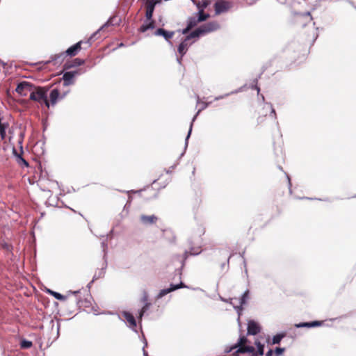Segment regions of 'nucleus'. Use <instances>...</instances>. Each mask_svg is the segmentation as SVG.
Segmentation results:
<instances>
[{
	"mask_svg": "<svg viewBox=\"0 0 356 356\" xmlns=\"http://www.w3.org/2000/svg\"><path fill=\"white\" fill-rule=\"evenodd\" d=\"M111 19H109L105 24H104L97 31L94 33L86 41L84 42L83 40H81L75 44L69 47L66 51L58 54H55L52 57V60H54L56 62H63L65 58L67 56H75L81 49V45L83 43L88 44V47L91 46L92 42L97 39V35L100 32L104 31V30L111 24Z\"/></svg>",
	"mask_w": 356,
	"mask_h": 356,
	"instance_id": "obj_1",
	"label": "nucleus"
},
{
	"mask_svg": "<svg viewBox=\"0 0 356 356\" xmlns=\"http://www.w3.org/2000/svg\"><path fill=\"white\" fill-rule=\"evenodd\" d=\"M155 35H161L163 36L166 40H170L175 35V32L173 31H167L163 29H158L155 33Z\"/></svg>",
	"mask_w": 356,
	"mask_h": 356,
	"instance_id": "obj_13",
	"label": "nucleus"
},
{
	"mask_svg": "<svg viewBox=\"0 0 356 356\" xmlns=\"http://www.w3.org/2000/svg\"><path fill=\"white\" fill-rule=\"evenodd\" d=\"M60 97V92L57 88L51 90L49 94V106H54Z\"/></svg>",
	"mask_w": 356,
	"mask_h": 356,
	"instance_id": "obj_14",
	"label": "nucleus"
},
{
	"mask_svg": "<svg viewBox=\"0 0 356 356\" xmlns=\"http://www.w3.org/2000/svg\"><path fill=\"white\" fill-rule=\"evenodd\" d=\"M261 331L260 325L254 321H249L248 323V334L256 335Z\"/></svg>",
	"mask_w": 356,
	"mask_h": 356,
	"instance_id": "obj_8",
	"label": "nucleus"
},
{
	"mask_svg": "<svg viewBox=\"0 0 356 356\" xmlns=\"http://www.w3.org/2000/svg\"><path fill=\"white\" fill-rule=\"evenodd\" d=\"M8 124H0V136L2 139H3L6 136V129L7 128Z\"/></svg>",
	"mask_w": 356,
	"mask_h": 356,
	"instance_id": "obj_28",
	"label": "nucleus"
},
{
	"mask_svg": "<svg viewBox=\"0 0 356 356\" xmlns=\"http://www.w3.org/2000/svg\"><path fill=\"white\" fill-rule=\"evenodd\" d=\"M267 112H270L271 115H273V117L275 118H276V113L275 109L273 108L272 105L266 104L262 108L261 115H259L257 118V124H261L264 123L265 118L267 115Z\"/></svg>",
	"mask_w": 356,
	"mask_h": 356,
	"instance_id": "obj_7",
	"label": "nucleus"
},
{
	"mask_svg": "<svg viewBox=\"0 0 356 356\" xmlns=\"http://www.w3.org/2000/svg\"><path fill=\"white\" fill-rule=\"evenodd\" d=\"M191 29V28H189V26H187L186 28L183 30V34H186Z\"/></svg>",
	"mask_w": 356,
	"mask_h": 356,
	"instance_id": "obj_36",
	"label": "nucleus"
},
{
	"mask_svg": "<svg viewBox=\"0 0 356 356\" xmlns=\"http://www.w3.org/2000/svg\"><path fill=\"white\" fill-rule=\"evenodd\" d=\"M209 17V15L207 14V13H205L204 12V10L202 9H200L199 13H198V18H197V21L199 22H203V21H205L207 20L208 18Z\"/></svg>",
	"mask_w": 356,
	"mask_h": 356,
	"instance_id": "obj_21",
	"label": "nucleus"
},
{
	"mask_svg": "<svg viewBox=\"0 0 356 356\" xmlns=\"http://www.w3.org/2000/svg\"><path fill=\"white\" fill-rule=\"evenodd\" d=\"M238 350L236 351V353H254V348L249 346H239L238 347Z\"/></svg>",
	"mask_w": 356,
	"mask_h": 356,
	"instance_id": "obj_19",
	"label": "nucleus"
},
{
	"mask_svg": "<svg viewBox=\"0 0 356 356\" xmlns=\"http://www.w3.org/2000/svg\"><path fill=\"white\" fill-rule=\"evenodd\" d=\"M33 343L31 341L22 339L20 342V347L22 349H28L32 347Z\"/></svg>",
	"mask_w": 356,
	"mask_h": 356,
	"instance_id": "obj_24",
	"label": "nucleus"
},
{
	"mask_svg": "<svg viewBox=\"0 0 356 356\" xmlns=\"http://www.w3.org/2000/svg\"><path fill=\"white\" fill-rule=\"evenodd\" d=\"M163 233H164L165 235H167V234L172 235L171 231H169V230H165V231H163Z\"/></svg>",
	"mask_w": 356,
	"mask_h": 356,
	"instance_id": "obj_39",
	"label": "nucleus"
},
{
	"mask_svg": "<svg viewBox=\"0 0 356 356\" xmlns=\"http://www.w3.org/2000/svg\"><path fill=\"white\" fill-rule=\"evenodd\" d=\"M175 241H176V238H175V236H172V238H171V239H170V242H172V243L175 242Z\"/></svg>",
	"mask_w": 356,
	"mask_h": 356,
	"instance_id": "obj_40",
	"label": "nucleus"
},
{
	"mask_svg": "<svg viewBox=\"0 0 356 356\" xmlns=\"http://www.w3.org/2000/svg\"><path fill=\"white\" fill-rule=\"evenodd\" d=\"M149 305H150L149 303H148V302L145 303V305L141 309V311H140V312L139 314V318H142V316L144 314V313L148 309Z\"/></svg>",
	"mask_w": 356,
	"mask_h": 356,
	"instance_id": "obj_32",
	"label": "nucleus"
},
{
	"mask_svg": "<svg viewBox=\"0 0 356 356\" xmlns=\"http://www.w3.org/2000/svg\"><path fill=\"white\" fill-rule=\"evenodd\" d=\"M219 27V24L217 22H209L192 31L188 35H187V39H192L215 31L218 30Z\"/></svg>",
	"mask_w": 356,
	"mask_h": 356,
	"instance_id": "obj_3",
	"label": "nucleus"
},
{
	"mask_svg": "<svg viewBox=\"0 0 356 356\" xmlns=\"http://www.w3.org/2000/svg\"><path fill=\"white\" fill-rule=\"evenodd\" d=\"M122 316L129 323L130 327L134 329L136 327V319L131 313L128 312H124L122 313Z\"/></svg>",
	"mask_w": 356,
	"mask_h": 356,
	"instance_id": "obj_15",
	"label": "nucleus"
},
{
	"mask_svg": "<svg viewBox=\"0 0 356 356\" xmlns=\"http://www.w3.org/2000/svg\"><path fill=\"white\" fill-rule=\"evenodd\" d=\"M14 153L16 155V156L17 157V163L20 165H24L26 167L29 166V163L24 158H22L20 154H17V152L15 149H14Z\"/></svg>",
	"mask_w": 356,
	"mask_h": 356,
	"instance_id": "obj_23",
	"label": "nucleus"
},
{
	"mask_svg": "<svg viewBox=\"0 0 356 356\" xmlns=\"http://www.w3.org/2000/svg\"><path fill=\"white\" fill-rule=\"evenodd\" d=\"M48 293L49 294H51V296H53L55 298H56L58 300L63 301V300H66V297L65 296H64L63 295H62V294H60V293H59L58 292L53 291L51 290H48Z\"/></svg>",
	"mask_w": 356,
	"mask_h": 356,
	"instance_id": "obj_22",
	"label": "nucleus"
},
{
	"mask_svg": "<svg viewBox=\"0 0 356 356\" xmlns=\"http://www.w3.org/2000/svg\"><path fill=\"white\" fill-rule=\"evenodd\" d=\"M284 337V334H278L273 337L272 343L273 344H278L281 341V340Z\"/></svg>",
	"mask_w": 356,
	"mask_h": 356,
	"instance_id": "obj_25",
	"label": "nucleus"
},
{
	"mask_svg": "<svg viewBox=\"0 0 356 356\" xmlns=\"http://www.w3.org/2000/svg\"><path fill=\"white\" fill-rule=\"evenodd\" d=\"M33 87L34 86L31 84L30 83L23 81L17 85L15 90L20 95L26 97L28 95L29 93V95L31 94V92L32 91Z\"/></svg>",
	"mask_w": 356,
	"mask_h": 356,
	"instance_id": "obj_4",
	"label": "nucleus"
},
{
	"mask_svg": "<svg viewBox=\"0 0 356 356\" xmlns=\"http://www.w3.org/2000/svg\"><path fill=\"white\" fill-rule=\"evenodd\" d=\"M189 40L190 39H187V37H186V39L183 42H181L178 47V51L181 54V56H184L186 53V51L188 49L187 41Z\"/></svg>",
	"mask_w": 356,
	"mask_h": 356,
	"instance_id": "obj_17",
	"label": "nucleus"
},
{
	"mask_svg": "<svg viewBox=\"0 0 356 356\" xmlns=\"http://www.w3.org/2000/svg\"><path fill=\"white\" fill-rule=\"evenodd\" d=\"M232 7V3L229 1H217L214 4V10L216 15H220L221 13L228 11Z\"/></svg>",
	"mask_w": 356,
	"mask_h": 356,
	"instance_id": "obj_6",
	"label": "nucleus"
},
{
	"mask_svg": "<svg viewBox=\"0 0 356 356\" xmlns=\"http://www.w3.org/2000/svg\"><path fill=\"white\" fill-rule=\"evenodd\" d=\"M252 89H255L257 90V93L259 94V91H260V89L257 86V85L256 84L255 86H252Z\"/></svg>",
	"mask_w": 356,
	"mask_h": 356,
	"instance_id": "obj_38",
	"label": "nucleus"
},
{
	"mask_svg": "<svg viewBox=\"0 0 356 356\" xmlns=\"http://www.w3.org/2000/svg\"><path fill=\"white\" fill-rule=\"evenodd\" d=\"M155 27V22L152 19L147 20L139 29V31L144 33L149 29H153Z\"/></svg>",
	"mask_w": 356,
	"mask_h": 356,
	"instance_id": "obj_16",
	"label": "nucleus"
},
{
	"mask_svg": "<svg viewBox=\"0 0 356 356\" xmlns=\"http://www.w3.org/2000/svg\"><path fill=\"white\" fill-rule=\"evenodd\" d=\"M323 324V321H314L312 322H307V323H300L295 324V327L300 328V327H319L321 326Z\"/></svg>",
	"mask_w": 356,
	"mask_h": 356,
	"instance_id": "obj_11",
	"label": "nucleus"
},
{
	"mask_svg": "<svg viewBox=\"0 0 356 356\" xmlns=\"http://www.w3.org/2000/svg\"><path fill=\"white\" fill-rule=\"evenodd\" d=\"M273 351L270 349V350H269L267 352V353H266V356H273Z\"/></svg>",
	"mask_w": 356,
	"mask_h": 356,
	"instance_id": "obj_37",
	"label": "nucleus"
},
{
	"mask_svg": "<svg viewBox=\"0 0 356 356\" xmlns=\"http://www.w3.org/2000/svg\"><path fill=\"white\" fill-rule=\"evenodd\" d=\"M253 356H256V355L254 354V353H253Z\"/></svg>",
	"mask_w": 356,
	"mask_h": 356,
	"instance_id": "obj_43",
	"label": "nucleus"
},
{
	"mask_svg": "<svg viewBox=\"0 0 356 356\" xmlns=\"http://www.w3.org/2000/svg\"><path fill=\"white\" fill-rule=\"evenodd\" d=\"M160 1L158 0H145L144 6L145 9V17L147 20H150L152 18L155 6Z\"/></svg>",
	"mask_w": 356,
	"mask_h": 356,
	"instance_id": "obj_5",
	"label": "nucleus"
},
{
	"mask_svg": "<svg viewBox=\"0 0 356 356\" xmlns=\"http://www.w3.org/2000/svg\"><path fill=\"white\" fill-rule=\"evenodd\" d=\"M255 345L257 347V353L259 355H263L264 351V346L261 344L259 341H255Z\"/></svg>",
	"mask_w": 356,
	"mask_h": 356,
	"instance_id": "obj_26",
	"label": "nucleus"
},
{
	"mask_svg": "<svg viewBox=\"0 0 356 356\" xmlns=\"http://www.w3.org/2000/svg\"><path fill=\"white\" fill-rule=\"evenodd\" d=\"M200 235H203L205 233V228L203 227H200L198 229Z\"/></svg>",
	"mask_w": 356,
	"mask_h": 356,
	"instance_id": "obj_34",
	"label": "nucleus"
},
{
	"mask_svg": "<svg viewBox=\"0 0 356 356\" xmlns=\"http://www.w3.org/2000/svg\"><path fill=\"white\" fill-rule=\"evenodd\" d=\"M47 91V88L34 86L29 95V99L33 102H38L40 105H45L47 108H49Z\"/></svg>",
	"mask_w": 356,
	"mask_h": 356,
	"instance_id": "obj_2",
	"label": "nucleus"
},
{
	"mask_svg": "<svg viewBox=\"0 0 356 356\" xmlns=\"http://www.w3.org/2000/svg\"><path fill=\"white\" fill-rule=\"evenodd\" d=\"M247 342H248L247 338L245 336H242L239 338L238 341L235 345H234L232 348H230L228 350H227V352L229 353L233 349L237 348L239 346H245Z\"/></svg>",
	"mask_w": 356,
	"mask_h": 356,
	"instance_id": "obj_20",
	"label": "nucleus"
},
{
	"mask_svg": "<svg viewBox=\"0 0 356 356\" xmlns=\"http://www.w3.org/2000/svg\"><path fill=\"white\" fill-rule=\"evenodd\" d=\"M147 300V296H144V298H143V301H144V302H146Z\"/></svg>",
	"mask_w": 356,
	"mask_h": 356,
	"instance_id": "obj_41",
	"label": "nucleus"
},
{
	"mask_svg": "<svg viewBox=\"0 0 356 356\" xmlns=\"http://www.w3.org/2000/svg\"><path fill=\"white\" fill-rule=\"evenodd\" d=\"M140 220L141 222L144 225H154L157 222L158 217L155 215H141L140 217Z\"/></svg>",
	"mask_w": 356,
	"mask_h": 356,
	"instance_id": "obj_9",
	"label": "nucleus"
},
{
	"mask_svg": "<svg viewBox=\"0 0 356 356\" xmlns=\"http://www.w3.org/2000/svg\"><path fill=\"white\" fill-rule=\"evenodd\" d=\"M248 291H246L245 292H244V293L243 294L241 300H240V305H243L244 304H245L246 302V299L248 297Z\"/></svg>",
	"mask_w": 356,
	"mask_h": 356,
	"instance_id": "obj_31",
	"label": "nucleus"
},
{
	"mask_svg": "<svg viewBox=\"0 0 356 356\" xmlns=\"http://www.w3.org/2000/svg\"><path fill=\"white\" fill-rule=\"evenodd\" d=\"M201 247L191 248L189 251H186L184 254V259H186L189 255H197L201 252Z\"/></svg>",
	"mask_w": 356,
	"mask_h": 356,
	"instance_id": "obj_18",
	"label": "nucleus"
},
{
	"mask_svg": "<svg viewBox=\"0 0 356 356\" xmlns=\"http://www.w3.org/2000/svg\"><path fill=\"white\" fill-rule=\"evenodd\" d=\"M285 351L284 348H276L275 350V354L276 356L281 355Z\"/></svg>",
	"mask_w": 356,
	"mask_h": 356,
	"instance_id": "obj_33",
	"label": "nucleus"
},
{
	"mask_svg": "<svg viewBox=\"0 0 356 356\" xmlns=\"http://www.w3.org/2000/svg\"><path fill=\"white\" fill-rule=\"evenodd\" d=\"M143 191V190H140L138 191L139 193H141Z\"/></svg>",
	"mask_w": 356,
	"mask_h": 356,
	"instance_id": "obj_42",
	"label": "nucleus"
},
{
	"mask_svg": "<svg viewBox=\"0 0 356 356\" xmlns=\"http://www.w3.org/2000/svg\"><path fill=\"white\" fill-rule=\"evenodd\" d=\"M207 106H208V104L207 103L202 102V108L198 111L197 114H198L202 109H204Z\"/></svg>",
	"mask_w": 356,
	"mask_h": 356,
	"instance_id": "obj_35",
	"label": "nucleus"
},
{
	"mask_svg": "<svg viewBox=\"0 0 356 356\" xmlns=\"http://www.w3.org/2000/svg\"><path fill=\"white\" fill-rule=\"evenodd\" d=\"M199 23V22L197 21V19H196L194 17H191L188 19V25L189 26V28H193L194 26H195L197 25V24Z\"/></svg>",
	"mask_w": 356,
	"mask_h": 356,
	"instance_id": "obj_30",
	"label": "nucleus"
},
{
	"mask_svg": "<svg viewBox=\"0 0 356 356\" xmlns=\"http://www.w3.org/2000/svg\"><path fill=\"white\" fill-rule=\"evenodd\" d=\"M184 286V285L181 282L179 284H176V285L171 284L170 288L161 290L158 295V298H162L164 296L167 295L168 293H169L175 290H177L178 289L182 288Z\"/></svg>",
	"mask_w": 356,
	"mask_h": 356,
	"instance_id": "obj_10",
	"label": "nucleus"
},
{
	"mask_svg": "<svg viewBox=\"0 0 356 356\" xmlns=\"http://www.w3.org/2000/svg\"><path fill=\"white\" fill-rule=\"evenodd\" d=\"M72 63L73 64L70 65V67L80 66L84 63V60L77 58L74 59Z\"/></svg>",
	"mask_w": 356,
	"mask_h": 356,
	"instance_id": "obj_29",
	"label": "nucleus"
},
{
	"mask_svg": "<svg viewBox=\"0 0 356 356\" xmlns=\"http://www.w3.org/2000/svg\"><path fill=\"white\" fill-rule=\"evenodd\" d=\"M209 4V0H202L201 2H199L197 4V8L200 10L204 8H206Z\"/></svg>",
	"mask_w": 356,
	"mask_h": 356,
	"instance_id": "obj_27",
	"label": "nucleus"
},
{
	"mask_svg": "<svg viewBox=\"0 0 356 356\" xmlns=\"http://www.w3.org/2000/svg\"><path fill=\"white\" fill-rule=\"evenodd\" d=\"M78 74H79L78 71L67 72L64 73V74L63 76L64 85L68 86V85L72 83V79Z\"/></svg>",
	"mask_w": 356,
	"mask_h": 356,
	"instance_id": "obj_12",
	"label": "nucleus"
}]
</instances>
